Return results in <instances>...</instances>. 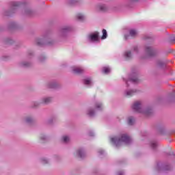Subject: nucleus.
Listing matches in <instances>:
<instances>
[{
    "label": "nucleus",
    "mask_w": 175,
    "mask_h": 175,
    "mask_svg": "<svg viewBox=\"0 0 175 175\" xmlns=\"http://www.w3.org/2000/svg\"><path fill=\"white\" fill-rule=\"evenodd\" d=\"M107 38V31L106 29H103V36L101 37L102 40H104V39H106Z\"/></svg>",
    "instance_id": "obj_28"
},
{
    "label": "nucleus",
    "mask_w": 175,
    "mask_h": 175,
    "mask_svg": "<svg viewBox=\"0 0 175 175\" xmlns=\"http://www.w3.org/2000/svg\"><path fill=\"white\" fill-rule=\"evenodd\" d=\"M95 107L97 110H103V104L102 103H96Z\"/></svg>",
    "instance_id": "obj_26"
},
{
    "label": "nucleus",
    "mask_w": 175,
    "mask_h": 175,
    "mask_svg": "<svg viewBox=\"0 0 175 175\" xmlns=\"http://www.w3.org/2000/svg\"><path fill=\"white\" fill-rule=\"evenodd\" d=\"M171 42H175V37H172L170 38Z\"/></svg>",
    "instance_id": "obj_45"
},
{
    "label": "nucleus",
    "mask_w": 175,
    "mask_h": 175,
    "mask_svg": "<svg viewBox=\"0 0 175 175\" xmlns=\"http://www.w3.org/2000/svg\"><path fill=\"white\" fill-rule=\"evenodd\" d=\"M42 100H40V102L34 101L32 103V107H38L39 105H42Z\"/></svg>",
    "instance_id": "obj_31"
},
{
    "label": "nucleus",
    "mask_w": 175,
    "mask_h": 175,
    "mask_svg": "<svg viewBox=\"0 0 175 175\" xmlns=\"http://www.w3.org/2000/svg\"><path fill=\"white\" fill-rule=\"evenodd\" d=\"M156 68L158 70H164L166 69V61L165 60H157L156 62Z\"/></svg>",
    "instance_id": "obj_8"
},
{
    "label": "nucleus",
    "mask_w": 175,
    "mask_h": 175,
    "mask_svg": "<svg viewBox=\"0 0 175 175\" xmlns=\"http://www.w3.org/2000/svg\"><path fill=\"white\" fill-rule=\"evenodd\" d=\"M158 146V142L157 141H151L150 142V147L152 148V150H155L157 147Z\"/></svg>",
    "instance_id": "obj_25"
},
{
    "label": "nucleus",
    "mask_w": 175,
    "mask_h": 175,
    "mask_svg": "<svg viewBox=\"0 0 175 175\" xmlns=\"http://www.w3.org/2000/svg\"><path fill=\"white\" fill-rule=\"evenodd\" d=\"M124 57L126 60L132 59V52L131 51H125L124 53Z\"/></svg>",
    "instance_id": "obj_18"
},
{
    "label": "nucleus",
    "mask_w": 175,
    "mask_h": 175,
    "mask_svg": "<svg viewBox=\"0 0 175 175\" xmlns=\"http://www.w3.org/2000/svg\"><path fill=\"white\" fill-rule=\"evenodd\" d=\"M156 169L157 170H163V172H166L167 170H171L172 167L170 165H166L162 163H157Z\"/></svg>",
    "instance_id": "obj_10"
},
{
    "label": "nucleus",
    "mask_w": 175,
    "mask_h": 175,
    "mask_svg": "<svg viewBox=\"0 0 175 175\" xmlns=\"http://www.w3.org/2000/svg\"><path fill=\"white\" fill-rule=\"evenodd\" d=\"M11 28H16L17 27V23L14 22H12L10 23Z\"/></svg>",
    "instance_id": "obj_38"
},
{
    "label": "nucleus",
    "mask_w": 175,
    "mask_h": 175,
    "mask_svg": "<svg viewBox=\"0 0 175 175\" xmlns=\"http://www.w3.org/2000/svg\"><path fill=\"white\" fill-rule=\"evenodd\" d=\"M100 39V38H99V32L98 31H95L94 33H90L88 36V40L90 43H96L99 42Z\"/></svg>",
    "instance_id": "obj_7"
},
{
    "label": "nucleus",
    "mask_w": 175,
    "mask_h": 175,
    "mask_svg": "<svg viewBox=\"0 0 175 175\" xmlns=\"http://www.w3.org/2000/svg\"><path fill=\"white\" fill-rule=\"evenodd\" d=\"M137 30L135 29H131L129 30V35H124V38L126 40H128L129 38H135V36H137Z\"/></svg>",
    "instance_id": "obj_11"
},
{
    "label": "nucleus",
    "mask_w": 175,
    "mask_h": 175,
    "mask_svg": "<svg viewBox=\"0 0 175 175\" xmlns=\"http://www.w3.org/2000/svg\"><path fill=\"white\" fill-rule=\"evenodd\" d=\"M19 66L21 68H29V66H31V62L25 61L21 62L19 63Z\"/></svg>",
    "instance_id": "obj_17"
},
{
    "label": "nucleus",
    "mask_w": 175,
    "mask_h": 175,
    "mask_svg": "<svg viewBox=\"0 0 175 175\" xmlns=\"http://www.w3.org/2000/svg\"><path fill=\"white\" fill-rule=\"evenodd\" d=\"M117 175H125L124 171H118L116 174Z\"/></svg>",
    "instance_id": "obj_40"
},
{
    "label": "nucleus",
    "mask_w": 175,
    "mask_h": 175,
    "mask_svg": "<svg viewBox=\"0 0 175 175\" xmlns=\"http://www.w3.org/2000/svg\"><path fill=\"white\" fill-rule=\"evenodd\" d=\"M89 136H95V134L92 131H89L88 133Z\"/></svg>",
    "instance_id": "obj_41"
},
{
    "label": "nucleus",
    "mask_w": 175,
    "mask_h": 175,
    "mask_svg": "<svg viewBox=\"0 0 175 175\" xmlns=\"http://www.w3.org/2000/svg\"><path fill=\"white\" fill-rule=\"evenodd\" d=\"M77 155L79 158H84L85 157V150L83 148H80L77 150Z\"/></svg>",
    "instance_id": "obj_15"
},
{
    "label": "nucleus",
    "mask_w": 175,
    "mask_h": 175,
    "mask_svg": "<svg viewBox=\"0 0 175 175\" xmlns=\"http://www.w3.org/2000/svg\"><path fill=\"white\" fill-rule=\"evenodd\" d=\"M72 72L76 75H81V73H84V68L80 66H75L72 67Z\"/></svg>",
    "instance_id": "obj_14"
},
{
    "label": "nucleus",
    "mask_w": 175,
    "mask_h": 175,
    "mask_svg": "<svg viewBox=\"0 0 175 175\" xmlns=\"http://www.w3.org/2000/svg\"><path fill=\"white\" fill-rule=\"evenodd\" d=\"M98 156H99V157H102V155H105V150H103V149H98Z\"/></svg>",
    "instance_id": "obj_32"
},
{
    "label": "nucleus",
    "mask_w": 175,
    "mask_h": 175,
    "mask_svg": "<svg viewBox=\"0 0 175 175\" xmlns=\"http://www.w3.org/2000/svg\"><path fill=\"white\" fill-rule=\"evenodd\" d=\"M77 18L79 21H83V20H85V16L83 14H77Z\"/></svg>",
    "instance_id": "obj_23"
},
{
    "label": "nucleus",
    "mask_w": 175,
    "mask_h": 175,
    "mask_svg": "<svg viewBox=\"0 0 175 175\" xmlns=\"http://www.w3.org/2000/svg\"><path fill=\"white\" fill-rule=\"evenodd\" d=\"M41 162H42V163H43L44 165H46V164L49 163V160H48L47 159H46V158H42V159H41Z\"/></svg>",
    "instance_id": "obj_36"
},
{
    "label": "nucleus",
    "mask_w": 175,
    "mask_h": 175,
    "mask_svg": "<svg viewBox=\"0 0 175 175\" xmlns=\"http://www.w3.org/2000/svg\"><path fill=\"white\" fill-rule=\"evenodd\" d=\"M145 52L148 57H155L158 54V50L150 45L145 46Z\"/></svg>",
    "instance_id": "obj_5"
},
{
    "label": "nucleus",
    "mask_w": 175,
    "mask_h": 175,
    "mask_svg": "<svg viewBox=\"0 0 175 175\" xmlns=\"http://www.w3.org/2000/svg\"><path fill=\"white\" fill-rule=\"evenodd\" d=\"M48 124H53V118H51L48 120Z\"/></svg>",
    "instance_id": "obj_43"
},
{
    "label": "nucleus",
    "mask_w": 175,
    "mask_h": 175,
    "mask_svg": "<svg viewBox=\"0 0 175 175\" xmlns=\"http://www.w3.org/2000/svg\"><path fill=\"white\" fill-rule=\"evenodd\" d=\"M40 139L42 142H46V140H47V137L44 135H41Z\"/></svg>",
    "instance_id": "obj_34"
},
{
    "label": "nucleus",
    "mask_w": 175,
    "mask_h": 175,
    "mask_svg": "<svg viewBox=\"0 0 175 175\" xmlns=\"http://www.w3.org/2000/svg\"><path fill=\"white\" fill-rule=\"evenodd\" d=\"M118 6H115V7H113V10L115 11V12H117V10H118Z\"/></svg>",
    "instance_id": "obj_44"
},
{
    "label": "nucleus",
    "mask_w": 175,
    "mask_h": 175,
    "mask_svg": "<svg viewBox=\"0 0 175 175\" xmlns=\"http://www.w3.org/2000/svg\"><path fill=\"white\" fill-rule=\"evenodd\" d=\"M58 85V82L55 81H51L47 84L48 88H57Z\"/></svg>",
    "instance_id": "obj_16"
},
{
    "label": "nucleus",
    "mask_w": 175,
    "mask_h": 175,
    "mask_svg": "<svg viewBox=\"0 0 175 175\" xmlns=\"http://www.w3.org/2000/svg\"><path fill=\"white\" fill-rule=\"evenodd\" d=\"M132 109L134 111L141 113V114H144L145 116H151L152 113V109L150 107L144 108L141 101L134 102L132 105Z\"/></svg>",
    "instance_id": "obj_3"
},
{
    "label": "nucleus",
    "mask_w": 175,
    "mask_h": 175,
    "mask_svg": "<svg viewBox=\"0 0 175 175\" xmlns=\"http://www.w3.org/2000/svg\"><path fill=\"white\" fill-rule=\"evenodd\" d=\"M79 2V0H71V3H77Z\"/></svg>",
    "instance_id": "obj_42"
},
{
    "label": "nucleus",
    "mask_w": 175,
    "mask_h": 175,
    "mask_svg": "<svg viewBox=\"0 0 175 175\" xmlns=\"http://www.w3.org/2000/svg\"><path fill=\"white\" fill-rule=\"evenodd\" d=\"M97 9L100 11V12H106V10H107V8H106V5H105L104 4H100L97 6Z\"/></svg>",
    "instance_id": "obj_20"
},
{
    "label": "nucleus",
    "mask_w": 175,
    "mask_h": 175,
    "mask_svg": "<svg viewBox=\"0 0 175 175\" xmlns=\"http://www.w3.org/2000/svg\"><path fill=\"white\" fill-rule=\"evenodd\" d=\"M14 42L12 38H5L4 40L5 44H13Z\"/></svg>",
    "instance_id": "obj_27"
},
{
    "label": "nucleus",
    "mask_w": 175,
    "mask_h": 175,
    "mask_svg": "<svg viewBox=\"0 0 175 175\" xmlns=\"http://www.w3.org/2000/svg\"><path fill=\"white\" fill-rule=\"evenodd\" d=\"M127 124L129 125H133L135 124V118L133 116H130L127 118Z\"/></svg>",
    "instance_id": "obj_21"
},
{
    "label": "nucleus",
    "mask_w": 175,
    "mask_h": 175,
    "mask_svg": "<svg viewBox=\"0 0 175 175\" xmlns=\"http://www.w3.org/2000/svg\"><path fill=\"white\" fill-rule=\"evenodd\" d=\"M111 142L115 147H120V146H122V143H124V144H131L132 143V139L126 134H121L119 136L111 137Z\"/></svg>",
    "instance_id": "obj_2"
},
{
    "label": "nucleus",
    "mask_w": 175,
    "mask_h": 175,
    "mask_svg": "<svg viewBox=\"0 0 175 175\" xmlns=\"http://www.w3.org/2000/svg\"><path fill=\"white\" fill-rule=\"evenodd\" d=\"M32 57H33V52H32V51H29L27 52V58L30 59L32 58Z\"/></svg>",
    "instance_id": "obj_33"
},
{
    "label": "nucleus",
    "mask_w": 175,
    "mask_h": 175,
    "mask_svg": "<svg viewBox=\"0 0 175 175\" xmlns=\"http://www.w3.org/2000/svg\"><path fill=\"white\" fill-rule=\"evenodd\" d=\"M137 92V90L136 89H127L124 91V95L125 96H127L128 98H130V96H133Z\"/></svg>",
    "instance_id": "obj_12"
},
{
    "label": "nucleus",
    "mask_w": 175,
    "mask_h": 175,
    "mask_svg": "<svg viewBox=\"0 0 175 175\" xmlns=\"http://www.w3.org/2000/svg\"><path fill=\"white\" fill-rule=\"evenodd\" d=\"M135 1H136V0H129V4H128L127 6L129 8H132V3H133V2H135Z\"/></svg>",
    "instance_id": "obj_37"
},
{
    "label": "nucleus",
    "mask_w": 175,
    "mask_h": 175,
    "mask_svg": "<svg viewBox=\"0 0 175 175\" xmlns=\"http://www.w3.org/2000/svg\"><path fill=\"white\" fill-rule=\"evenodd\" d=\"M133 51H134V53L137 54L139 53V47H137V46H134L133 47Z\"/></svg>",
    "instance_id": "obj_35"
},
{
    "label": "nucleus",
    "mask_w": 175,
    "mask_h": 175,
    "mask_svg": "<svg viewBox=\"0 0 175 175\" xmlns=\"http://www.w3.org/2000/svg\"><path fill=\"white\" fill-rule=\"evenodd\" d=\"M45 59H46V57H44V56H41L39 57L40 62H43V61H44Z\"/></svg>",
    "instance_id": "obj_39"
},
{
    "label": "nucleus",
    "mask_w": 175,
    "mask_h": 175,
    "mask_svg": "<svg viewBox=\"0 0 175 175\" xmlns=\"http://www.w3.org/2000/svg\"><path fill=\"white\" fill-rule=\"evenodd\" d=\"M144 39L145 40L150 39V37H148V36H144Z\"/></svg>",
    "instance_id": "obj_46"
},
{
    "label": "nucleus",
    "mask_w": 175,
    "mask_h": 175,
    "mask_svg": "<svg viewBox=\"0 0 175 175\" xmlns=\"http://www.w3.org/2000/svg\"><path fill=\"white\" fill-rule=\"evenodd\" d=\"M36 43L37 46H53L55 43V41L53 40L51 35L47 33L42 38H36Z\"/></svg>",
    "instance_id": "obj_4"
},
{
    "label": "nucleus",
    "mask_w": 175,
    "mask_h": 175,
    "mask_svg": "<svg viewBox=\"0 0 175 175\" xmlns=\"http://www.w3.org/2000/svg\"><path fill=\"white\" fill-rule=\"evenodd\" d=\"M25 122L27 124H32V122H33V118H32V117H27L25 119Z\"/></svg>",
    "instance_id": "obj_30"
},
{
    "label": "nucleus",
    "mask_w": 175,
    "mask_h": 175,
    "mask_svg": "<svg viewBox=\"0 0 175 175\" xmlns=\"http://www.w3.org/2000/svg\"><path fill=\"white\" fill-rule=\"evenodd\" d=\"M87 114L89 117H94L95 116V111L90 108L88 110Z\"/></svg>",
    "instance_id": "obj_24"
},
{
    "label": "nucleus",
    "mask_w": 175,
    "mask_h": 175,
    "mask_svg": "<svg viewBox=\"0 0 175 175\" xmlns=\"http://www.w3.org/2000/svg\"><path fill=\"white\" fill-rule=\"evenodd\" d=\"M103 72L105 73V75H109V72H111V69L109 67H103Z\"/></svg>",
    "instance_id": "obj_29"
},
{
    "label": "nucleus",
    "mask_w": 175,
    "mask_h": 175,
    "mask_svg": "<svg viewBox=\"0 0 175 175\" xmlns=\"http://www.w3.org/2000/svg\"><path fill=\"white\" fill-rule=\"evenodd\" d=\"M11 6V13H16L17 12L18 9H20V8H23L22 13L25 16H32L33 14V11L31 10L29 8H28V5L25 3H23L19 1H12L10 3Z\"/></svg>",
    "instance_id": "obj_1"
},
{
    "label": "nucleus",
    "mask_w": 175,
    "mask_h": 175,
    "mask_svg": "<svg viewBox=\"0 0 175 175\" xmlns=\"http://www.w3.org/2000/svg\"><path fill=\"white\" fill-rule=\"evenodd\" d=\"M123 80L125 81L127 87H129V83H139V79L136 73L132 74L128 79L123 78Z\"/></svg>",
    "instance_id": "obj_6"
},
{
    "label": "nucleus",
    "mask_w": 175,
    "mask_h": 175,
    "mask_svg": "<svg viewBox=\"0 0 175 175\" xmlns=\"http://www.w3.org/2000/svg\"><path fill=\"white\" fill-rule=\"evenodd\" d=\"M6 16H10V14H6Z\"/></svg>",
    "instance_id": "obj_47"
},
{
    "label": "nucleus",
    "mask_w": 175,
    "mask_h": 175,
    "mask_svg": "<svg viewBox=\"0 0 175 175\" xmlns=\"http://www.w3.org/2000/svg\"><path fill=\"white\" fill-rule=\"evenodd\" d=\"M83 83L84 85L88 88L92 87V85H94V82H92V79H91V77L84 79L83 80Z\"/></svg>",
    "instance_id": "obj_13"
},
{
    "label": "nucleus",
    "mask_w": 175,
    "mask_h": 175,
    "mask_svg": "<svg viewBox=\"0 0 175 175\" xmlns=\"http://www.w3.org/2000/svg\"><path fill=\"white\" fill-rule=\"evenodd\" d=\"M51 100H53V98L45 97L41 100V103H44V105H48V103H50V102H51Z\"/></svg>",
    "instance_id": "obj_19"
},
{
    "label": "nucleus",
    "mask_w": 175,
    "mask_h": 175,
    "mask_svg": "<svg viewBox=\"0 0 175 175\" xmlns=\"http://www.w3.org/2000/svg\"><path fill=\"white\" fill-rule=\"evenodd\" d=\"M70 31H72V27L69 26H64L59 31V36H62V38H65V36H66V35H68V32H70Z\"/></svg>",
    "instance_id": "obj_9"
},
{
    "label": "nucleus",
    "mask_w": 175,
    "mask_h": 175,
    "mask_svg": "<svg viewBox=\"0 0 175 175\" xmlns=\"http://www.w3.org/2000/svg\"><path fill=\"white\" fill-rule=\"evenodd\" d=\"M61 140L63 143H69L70 138L68 135H64L62 137Z\"/></svg>",
    "instance_id": "obj_22"
}]
</instances>
